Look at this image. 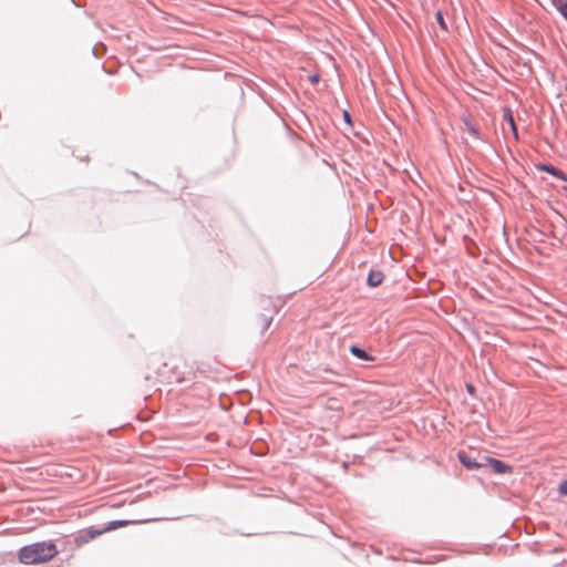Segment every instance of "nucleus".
Wrapping results in <instances>:
<instances>
[{
  "label": "nucleus",
  "mask_w": 567,
  "mask_h": 567,
  "mask_svg": "<svg viewBox=\"0 0 567 567\" xmlns=\"http://www.w3.org/2000/svg\"><path fill=\"white\" fill-rule=\"evenodd\" d=\"M58 553L54 542H37L19 549V560L24 565L44 564L53 559Z\"/></svg>",
  "instance_id": "1"
},
{
  "label": "nucleus",
  "mask_w": 567,
  "mask_h": 567,
  "mask_svg": "<svg viewBox=\"0 0 567 567\" xmlns=\"http://www.w3.org/2000/svg\"><path fill=\"white\" fill-rule=\"evenodd\" d=\"M482 460L484 461L485 466H491L493 473H495V474H499V475L512 474L514 471L509 464H507L498 458L483 455Z\"/></svg>",
  "instance_id": "2"
},
{
  "label": "nucleus",
  "mask_w": 567,
  "mask_h": 567,
  "mask_svg": "<svg viewBox=\"0 0 567 567\" xmlns=\"http://www.w3.org/2000/svg\"><path fill=\"white\" fill-rule=\"evenodd\" d=\"M483 455H480L475 458L468 455L464 451H460L457 453L458 462L470 471L478 470L485 467L484 461L482 460Z\"/></svg>",
  "instance_id": "3"
},
{
  "label": "nucleus",
  "mask_w": 567,
  "mask_h": 567,
  "mask_svg": "<svg viewBox=\"0 0 567 567\" xmlns=\"http://www.w3.org/2000/svg\"><path fill=\"white\" fill-rule=\"evenodd\" d=\"M349 352L357 359L359 360H362V361H368V362H373L377 360L375 357H373L372 354H370L367 350H364L363 348L357 346V344H351L349 347Z\"/></svg>",
  "instance_id": "4"
},
{
  "label": "nucleus",
  "mask_w": 567,
  "mask_h": 567,
  "mask_svg": "<svg viewBox=\"0 0 567 567\" xmlns=\"http://www.w3.org/2000/svg\"><path fill=\"white\" fill-rule=\"evenodd\" d=\"M384 279V275L380 269L371 268L368 277H367V285L371 288L379 287Z\"/></svg>",
  "instance_id": "5"
},
{
  "label": "nucleus",
  "mask_w": 567,
  "mask_h": 567,
  "mask_svg": "<svg viewBox=\"0 0 567 567\" xmlns=\"http://www.w3.org/2000/svg\"><path fill=\"white\" fill-rule=\"evenodd\" d=\"M508 124L515 140H518V131L514 120L513 112L509 107H505L503 112V124Z\"/></svg>",
  "instance_id": "6"
},
{
  "label": "nucleus",
  "mask_w": 567,
  "mask_h": 567,
  "mask_svg": "<svg viewBox=\"0 0 567 567\" xmlns=\"http://www.w3.org/2000/svg\"><path fill=\"white\" fill-rule=\"evenodd\" d=\"M463 123L473 138L477 141H484L480 130L473 124V122L468 117L463 118Z\"/></svg>",
  "instance_id": "7"
},
{
  "label": "nucleus",
  "mask_w": 567,
  "mask_h": 567,
  "mask_svg": "<svg viewBox=\"0 0 567 567\" xmlns=\"http://www.w3.org/2000/svg\"><path fill=\"white\" fill-rule=\"evenodd\" d=\"M538 167H539V169L545 171L559 179L566 181V175L559 168H557L553 165L539 164Z\"/></svg>",
  "instance_id": "8"
},
{
  "label": "nucleus",
  "mask_w": 567,
  "mask_h": 567,
  "mask_svg": "<svg viewBox=\"0 0 567 567\" xmlns=\"http://www.w3.org/2000/svg\"><path fill=\"white\" fill-rule=\"evenodd\" d=\"M132 522L131 520H127V519H115V520H111L107 523V525L103 528V530H114V529H117L120 527H125L127 525H130Z\"/></svg>",
  "instance_id": "9"
},
{
  "label": "nucleus",
  "mask_w": 567,
  "mask_h": 567,
  "mask_svg": "<svg viewBox=\"0 0 567 567\" xmlns=\"http://www.w3.org/2000/svg\"><path fill=\"white\" fill-rule=\"evenodd\" d=\"M553 6L567 20V0H551Z\"/></svg>",
  "instance_id": "10"
},
{
  "label": "nucleus",
  "mask_w": 567,
  "mask_h": 567,
  "mask_svg": "<svg viewBox=\"0 0 567 567\" xmlns=\"http://www.w3.org/2000/svg\"><path fill=\"white\" fill-rule=\"evenodd\" d=\"M104 532L105 530H103V529H89L85 533V535L81 536V538L83 539V542H89V540L93 539L94 537L101 535Z\"/></svg>",
  "instance_id": "11"
},
{
  "label": "nucleus",
  "mask_w": 567,
  "mask_h": 567,
  "mask_svg": "<svg viewBox=\"0 0 567 567\" xmlns=\"http://www.w3.org/2000/svg\"><path fill=\"white\" fill-rule=\"evenodd\" d=\"M435 21L437 22V24L440 25V28L443 31H447V25H446V22L444 20V17H443V13H442L441 10L436 11V13H435Z\"/></svg>",
  "instance_id": "12"
},
{
  "label": "nucleus",
  "mask_w": 567,
  "mask_h": 567,
  "mask_svg": "<svg viewBox=\"0 0 567 567\" xmlns=\"http://www.w3.org/2000/svg\"><path fill=\"white\" fill-rule=\"evenodd\" d=\"M260 320H261V332H264L267 329H269V327H270V324L272 322V317L266 316V315H261L260 316Z\"/></svg>",
  "instance_id": "13"
},
{
  "label": "nucleus",
  "mask_w": 567,
  "mask_h": 567,
  "mask_svg": "<svg viewBox=\"0 0 567 567\" xmlns=\"http://www.w3.org/2000/svg\"><path fill=\"white\" fill-rule=\"evenodd\" d=\"M342 118H343V122H344L348 126H350V127H352V126H353V121H352L351 114H350V112H349L348 110H343V111H342Z\"/></svg>",
  "instance_id": "14"
},
{
  "label": "nucleus",
  "mask_w": 567,
  "mask_h": 567,
  "mask_svg": "<svg viewBox=\"0 0 567 567\" xmlns=\"http://www.w3.org/2000/svg\"><path fill=\"white\" fill-rule=\"evenodd\" d=\"M557 491L559 495L567 496V478L559 483Z\"/></svg>",
  "instance_id": "15"
},
{
  "label": "nucleus",
  "mask_w": 567,
  "mask_h": 567,
  "mask_svg": "<svg viewBox=\"0 0 567 567\" xmlns=\"http://www.w3.org/2000/svg\"><path fill=\"white\" fill-rule=\"evenodd\" d=\"M309 81H310L311 83H315V84H316V83H318V82L320 81V75H319V74H317V73H313V74L309 75Z\"/></svg>",
  "instance_id": "16"
},
{
  "label": "nucleus",
  "mask_w": 567,
  "mask_h": 567,
  "mask_svg": "<svg viewBox=\"0 0 567 567\" xmlns=\"http://www.w3.org/2000/svg\"><path fill=\"white\" fill-rule=\"evenodd\" d=\"M466 391L470 395H474L475 393V386L472 383L466 384Z\"/></svg>",
  "instance_id": "17"
}]
</instances>
